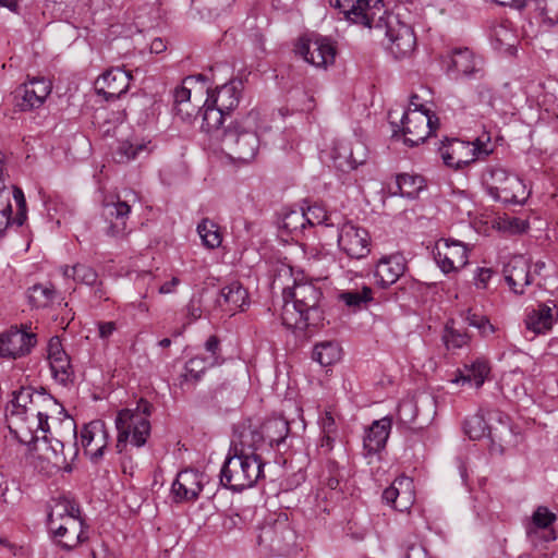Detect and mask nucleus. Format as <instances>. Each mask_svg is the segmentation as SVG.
Instances as JSON below:
<instances>
[{"instance_id": "obj_1", "label": "nucleus", "mask_w": 558, "mask_h": 558, "mask_svg": "<svg viewBox=\"0 0 558 558\" xmlns=\"http://www.w3.org/2000/svg\"><path fill=\"white\" fill-rule=\"evenodd\" d=\"M322 298V290L312 282H295L293 288H284L283 325L299 330L322 325L325 318Z\"/></svg>"}, {"instance_id": "obj_2", "label": "nucleus", "mask_w": 558, "mask_h": 558, "mask_svg": "<svg viewBox=\"0 0 558 558\" xmlns=\"http://www.w3.org/2000/svg\"><path fill=\"white\" fill-rule=\"evenodd\" d=\"M265 462L260 456H247L228 450L220 469V485L233 493L254 487L264 477Z\"/></svg>"}, {"instance_id": "obj_3", "label": "nucleus", "mask_w": 558, "mask_h": 558, "mask_svg": "<svg viewBox=\"0 0 558 558\" xmlns=\"http://www.w3.org/2000/svg\"><path fill=\"white\" fill-rule=\"evenodd\" d=\"M256 118L257 113L251 111L223 129L221 143L232 159L248 162L256 156L259 147V138L254 130Z\"/></svg>"}, {"instance_id": "obj_4", "label": "nucleus", "mask_w": 558, "mask_h": 558, "mask_svg": "<svg viewBox=\"0 0 558 558\" xmlns=\"http://www.w3.org/2000/svg\"><path fill=\"white\" fill-rule=\"evenodd\" d=\"M393 136L401 133L403 143L414 147L424 143L439 128V119L432 111L405 110L400 124L390 122Z\"/></svg>"}, {"instance_id": "obj_5", "label": "nucleus", "mask_w": 558, "mask_h": 558, "mask_svg": "<svg viewBox=\"0 0 558 558\" xmlns=\"http://www.w3.org/2000/svg\"><path fill=\"white\" fill-rule=\"evenodd\" d=\"M344 20L364 27H381L386 9L383 0H329Z\"/></svg>"}, {"instance_id": "obj_6", "label": "nucleus", "mask_w": 558, "mask_h": 558, "mask_svg": "<svg viewBox=\"0 0 558 558\" xmlns=\"http://www.w3.org/2000/svg\"><path fill=\"white\" fill-rule=\"evenodd\" d=\"M118 430L116 449L118 453L126 450L128 444L136 448L143 447L150 435V422L144 415L131 412V409H122L116 417Z\"/></svg>"}, {"instance_id": "obj_7", "label": "nucleus", "mask_w": 558, "mask_h": 558, "mask_svg": "<svg viewBox=\"0 0 558 558\" xmlns=\"http://www.w3.org/2000/svg\"><path fill=\"white\" fill-rule=\"evenodd\" d=\"M294 51L307 63L324 69L333 64L337 56L336 43L331 38L317 33L300 37Z\"/></svg>"}, {"instance_id": "obj_8", "label": "nucleus", "mask_w": 558, "mask_h": 558, "mask_svg": "<svg viewBox=\"0 0 558 558\" xmlns=\"http://www.w3.org/2000/svg\"><path fill=\"white\" fill-rule=\"evenodd\" d=\"M258 544L276 555H286L295 545L296 535L286 514L274 521H266L259 529Z\"/></svg>"}, {"instance_id": "obj_9", "label": "nucleus", "mask_w": 558, "mask_h": 558, "mask_svg": "<svg viewBox=\"0 0 558 558\" xmlns=\"http://www.w3.org/2000/svg\"><path fill=\"white\" fill-rule=\"evenodd\" d=\"M62 424L74 441H69L66 445L65 440L50 436L47 440H44V442L47 446L46 450L48 461L60 470L71 472L72 462L78 453L76 423L73 418L66 417Z\"/></svg>"}, {"instance_id": "obj_10", "label": "nucleus", "mask_w": 558, "mask_h": 558, "mask_svg": "<svg viewBox=\"0 0 558 558\" xmlns=\"http://www.w3.org/2000/svg\"><path fill=\"white\" fill-rule=\"evenodd\" d=\"M35 389L33 387H21L12 392V399L5 407V421L10 433L19 440H24L22 434L24 424L29 417V407L33 404Z\"/></svg>"}, {"instance_id": "obj_11", "label": "nucleus", "mask_w": 558, "mask_h": 558, "mask_svg": "<svg viewBox=\"0 0 558 558\" xmlns=\"http://www.w3.org/2000/svg\"><path fill=\"white\" fill-rule=\"evenodd\" d=\"M338 245L348 257L363 259L371 253L372 240L365 228L347 221L339 230Z\"/></svg>"}, {"instance_id": "obj_12", "label": "nucleus", "mask_w": 558, "mask_h": 558, "mask_svg": "<svg viewBox=\"0 0 558 558\" xmlns=\"http://www.w3.org/2000/svg\"><path fill=\"white\" fill-rule=\"evenodd\" d=\"M380 28H385V34L389 41L387 49L396 59L409 57L414 51L416 37L410 25L399 21L393 25L390 16L385 15Z\"/></svg>"}, {"instance_id": "obj_13", "label": "nucleus", "mask_w": 558, "mask_h": 558, "mask_svg": "<svg viewBox=\"0 0 558 558\" xmlns=\"http://www.w3.org/2000/svg\"><path fill=\"white\" fill-rule=\"evenodd\" d=\"M51 83L44 77H34L20 85L13 93L14 107L29 111L41 107L51 93Z\"/></svg>"}, {"instance_id": "obj_14", "label": "nucleus", "mask_w": 558, "mask_h": 558, "mask_svg": "<svg viewBox=\"0 0 558 558\" xmlns=\"http://www.w3.org/2000/svg\"><path fill=\"white\" fill-rule=\"evenodd\" d=\"M434 259L442 272L458 271L468 264V248L457 240H440L433 251Z\"/></svg>"}, {"instance_id": "obj_15", "label": "nucleus", "mask_w": 558, "mask_h": 558, "mask_svg": "<svg viewBox=\"0 0 558 558\" xmlns=\"http://www.w3.org/2000/svg\"><path fill=\"white\" fill-rule=\"evenodd\" d=\"M37 342V336L25 329L11 327L0 335V356L17 359L28 354Z\"/></svg>"}, {"instance_id": "obj_16", "label": "nucleus", "mask_w": 558, "mask_h": 558, "mask_svg": "<svg viewBox=\"0 0 558 558\" xmlns=\"http://www.w3.org/2000/svg\"><path fill=\"white\" fill-rule=\"evenodd\" d=\"M558 322V303L548 300L525 310V328L534 335H546Z\"/></svg>"}, {"instance_id": "obj_17", "label": "nucleus", "mask_w": 558, "mask_h": 558, "mask_svg": "<svg viewBox=\"0 0 558 558\" xmlns=\"http://www.w3.org/2000/svg\"><path fill=\"white\" fill-rule=\"evenodd\" d=\"M109 435L102 421L96 420L84 424L80 432V444L85 453H89L90 461L97 463L105 453Z\"/></svg>"}, {"instance_id": "obj_18", "label": "nucleus", "mask_w": 558, "mask_h": 558, "mask_svg": "<svg viewBox=\"0 0 558 558\" xmlns=\"http://www.w3.org/2000/svg\"><path fill=\"white\" fill-rule=\"evenodd\" d=\"M449 70L468 78L484 80L486 77L483 59L468 47L451 50Z\"/></svg>"}, {"instance_id": "obj_19", "label": "nucleus", "mask_w": 558, "mask_h": 558, "mask_svg": "<svg viewBox=\"0 0 558 558\" xmlns=\"http://www.w3.org/2000/svg\"><path fill=\"white\" fill-rule=\"evenodd\" d=\"M557 520L556 514L545 506H538L526 525V535L535 545L538 542L550 543L557 538L553 524Z\"/></svg>"}, {"instance_id": "obj_20", "label": "nucleus", "mask_w": 558, "mask_h": 558, "mask_svg": "<svg viewBox=\"0 0 558 558\" xmlns=\"http://www.w3.org/2000/svg\"><path fill=\"white\" fill-rule=\"evenodd\" d=\"M383 500L395 510L403 512L414 504V484L409 476L401 475L395 478L381 496Z\"/></svg>"}, {"instance_id": "obj_21", "label": "nucleus", "mask_w": 558, "mask_h": 558, "mask_svg": "<svg viewBox=\"0 0 558 558\" xmlns=\"http://www.w3.org/2000/svg\"><path fill=\"white\" fill-rule=\"evenodd\" d=\"M264 447L263 433L248 422L236 426L229 450L241 454L259 456L257 450Z\"/></svg>"}, {"instance_id": "obj_22", "label": "nucleus", "mask_w": 558, "mask_h": 558, "mask_svg": "<svg viewBox=\"0 0 558 558\" xmlns=\"http://www.w3.org/2000/svg\"><path fill=\"white\" fill-rule=\"evenodd\" d=\"M438 153L447 167L456 170L463 169L474 162V154L471 151V142L459 138H446L440 143Z\"/></svg>"}, {"instance_id": "obj_23", "label": "nucleus", "mask_w": 558, "mask_h": 558, "mask_svg": "<svg viewBox=\"0 0 558 558\" xmlns=\"http://www.w3.org/2000/svg\"><path fill=\"white\" fill-rule=\"evenodd\" d=\"M48 360L52 377L61 385L66 386L74 380V371L70 356L63 350L58 337L50 339L48 343Z\"/></svg>"}, {"instance_id": "obj_24", "label": "nucleus", "mask_w": 558, "mask_h": 558, "mask_svg": "<svg viewBox=\"0 0 558 558\" xmlns=\"http://www.w3.org/2000/svg\"><path fill=\"white\" fill-rule=\"evenodd\" d=\"M392 427V418L389 416L374 421L365 429L363 437V456L365 458L374 457L380 453L385 448Z\"/></svg>"}, {"instance_id": "obj_25", "label": "nucleus", "mask_w": 558, "mask_h": 558, "mask_svg": "<svg viewBox=\"0 0 558 558\" xmlns=\"http://www.w3.org/2000/svg\"><path fill=\"white\" fill-rule=\"evenodd\" d=\"M530 262L523 255H515L504 267V275L510 290L522 295L525 287L532 283Z\"/></svg>"}, {"instance_id": "obj_26", "label": "nucleus", "mask_w": 558, "mask_h": 558, "mask_svg": "<svg viewBox=\"0 0 558 558\" xmlns=\"http://www.w3.org/2000/svg\"><path fill=\"white\" fill-rule=\"evenodd\" d=\"M405 269V258L401 254L384 256L376 264L375 282L378 287L386 289L396 283Z\"/></svg>"}, {"instance_id": "obj_27", "label": "nucleus", "mask_w": 558, "mask_h": 558, "mask_svg": "<svg viewBox=\"0 0 558 558\" xmlns=\"http://www.w3.org/2000/svg\"><path fill=\"white\" fill-rule=\"evenodd\" d=\"M204 474L197 470L186 469L177 475L172 492L178 501L195 500L203 489Z\"/></svg>"}, {"instance_id": "obj_28", "label": "nucleus", "mask_w": 558, "mask_h": 558, "mask_svg": "<svg viewBox=\"0 0 558 558\" xmlns=\"http://www.w3.org/2000/svg\"><path fill=\"white\" fill-rule=\"evenodd\" d=\"M243 88L244 82L242 78H232L217 87L216 93L208 95L207 99L219 107L220 110L227 111L230 114L238 107Z\"/></svg>"}, {"instance_id": "obj_29", "label": "nucleus", "mask_w": 558, "mask_h": 558, "mask_svg": "<svg viewBox=\"0 0 558 558\" xmlns=\"http://www.w3.org/2000/svg\"><path fill=\"white\" fill-rule=\"evenodd\" d=\"M314 225L315 221L302 208L282 209L279 228L282 232L290 235L291 240L298 241L304 234L305 229L312 228Z\"/></svg>"}, {"instance_id": "obj_30", "label": "nucleus", "mask_w": 558, "mask_h": 558, "mask_svg": "<svg viewBox=\"0 0 558 558\" xmlns=\"http://www.w3.org/2000/svg\"><path fill=\"white\" fill-rule=\"evenodd\" d=\"M131 213V206L126 202L118 201L107 203L104 206V216L108 220L106 233L119 238L126 233V221Z\"/></svg>"}, {"instance_id": "obj_31", "label": "nucleus", "mask_w": 558, "mask_h": 558, "mask_svg": "<svg viewBox=\"0 0 558 558\" xmlns=\"http://www.w3.org/2000/svg\"><path fill=\"white\" fill-rule=\"evenodd\" d=\"M214 366L209 363V359L201 355L189 359L182 373L178 376V386L182 391L194 389L202 380L206 371Z\"/></svg>"}, {"instance_id": "obj_32", "label": "nucleus", "mask_w": 558, "mask_h": 558, "mask_svg": "<svg viewBox=\"0 0 558 558\" xmlns=\"http://www.w3.org/2000/svg\"><path fill=\"white\" fill-rule=\"evenodd\" d=\"M132 75L121 69L107 71L101 76V82L106 84V87L98 89V94L102 95L106 100H114L125 94L130 87V81Z\"/></svg>"}, {"instance_id": "obj_33", "label": "nucleus", "mask_w": 558, "mask_h": 558, "mask_svg": "<svg viewBox=\"0 0 558 558\" xmlns=\"http://www.w3.org/2000/svg\"><path fill=\"white\" fill-rule=\"evenodd\" d=\"M247 290L239 281H232L221 288L217 304L226 312L234 314L243 311L247 304Z\"/></svg>"}, {"instance_id": "obj_34", "label": "nucleus", "mask_w": 558, "mask_h": 558, "mask_svg": "<svg viewBox=\"0 0 558 558\" xmlns=\"http://www.w3.org/2000/svg\"><path fill=\"white\" fill-rule=\"evenodd\" d=\"M201 113L203 117L202 130L221 141V134L223 132L221 128L229 113L220 110V108L210 102L209 99H206L204 102Z\"/></svg>"}, {"instance_id": "obj_35", "label": "nucleus", "mask_w": 558, "mask_h": 558, "mask_svg": "<svg viewBox=\"0 0 558 558\" xmlns=\"http://www.w3.org/2000/svg\"><path fill=\"white\" fill-rule=\"evenodd\" d=\"M260 432L265 446L278 448L290 433L289 422L283 417H269L262 424Z\"/></svg>"}, {"instance_id": "obj_36", "label": "nucleus", "mask_w": 558, "mask_h": 558, "mask_svg": "<svg viewBox=\"0 0 558 558\" xmlns=\"http://www.w3.org/2000/svg\"><path fill=\"white\" fill-rule=\"evenodd\" d=\"M153 151V147L150 146V141L148 142H140V141H122L117 146L113 151V159L118 163H128L137 158H146Z\"/></svg>"}, {"instance_id": "obj_37", "label": "nucleus", "mask_w": 558, "mask_h": 558, "mask_svg": "<svg viewBox=\"0 0 558 558\" xmlns=\"http://www.w3.org/2000/svg\"><path fill=\"white\" fill-rule=\"evenodd\" d=\"M464 368L465 372L458 369L452 383L470 384L475 388H480L483 386L490 372L488 362L484 360H476L472 364L465 365Z\"/></svg>"}, {"instance_id": "obj_38", "label": "nucleus", "mask_w": 558, "mask_h": 558, "mask_svg": "<svg viewBox=\"0 0 558 558\" xmlns=\"http://www.w3.org/2000/svg\"><path fill=\"white\" fill-rule=\"evenodd\" d=\"M512 177L504 168L488 167L482 174V184L493 198H498L500 186L507 185Z\"/></svg>"}, {"instance_id": "obj_39", "label": "nucleus", "mask_w": 558, "mask_h": 558, "mask_svg": "<svg viewBox=\"0 0 558 558\" xmlns=\"http://www.w3.org/2000/svg\"><path fill=\"white\" fill-rule=\"evenodd\" d=\"M50 414L45 416H29L28 421L24 424V432L22 437L24 440L21 442L31 444L37 442L39 439L47 440L49 433L48 418Z\"/></svg>"}, {"instance_id": "obj_40", "label": "nucleus", "mask_w": 558, "mask_h": 558, "mask_svg": "<svg viewBox=\"0 0 558 558\" xmlns=\"http://www.w3.org/2000/svg\"><path fill=\"white\" fill-rule=\"evenodd\" d=\"M342 349L336 341H323L316 343L313 349L312 359L322 366H330L339 362Z\"/></svg>"}, {"instance_id": "obj_41", "label": "nucleus", "mask_w": 558, "mask_h": 558, "mask_svg": "<svg viewBox=\"0 0 558 558\" xmlns=\"http://www.w3.org/2000/svg\"><path fill=\"white\" fill-rule=\"evenodd\" d=\"M399 194L407 198H415L425 187V180L418 174L400 173L396 177Z\"/></svg>"}, {"instance_id": "obj_42", "label": "nucleus", "mask_w": 558, "mask_h": 558, "mask_svg": "<svg viewBox=\"0 0 558 558\" xmlns=\"http://www.w3.org/2000/svg\"><path fill=\"white\" fill-rule=\"evenodd\" d=\"M56 289L51 283H37L27 290L28 303L36 308L48 307L56 298Z\"/></svg>"}, {"instance_id": "obj_43", "label": "nucleus", "mask_w": 558, "mask_h": 558, "mask_svg": "<svg viewBox=\"0 0 558 558\" xmlns=\"http://www.w3.org/2000/svg\"><path fill=\"white\" fill-rule=\"evenodd\" d=\"M524 190L523 181L518 177H512L507 185L500 186L499 196L494 199L506 204L523 205L526 199L523 196Z\"/></svg>"}, {"instance_id": "obj_44", "label": "nucleus", "mask_w": 558, "mask_h": 558, "mask_svg": "<svg viewBox=\"0 0 558 558\" xmlns=\"http://www.w3.org/2000/svg\"><path fill=\"white\" fill-rule=\"evenodd\" d=\"M58 405V401L45 388L35 389L33 404L29 407V416H34V418L36 416H45L56 411Z\"/></svg>"}, {"instance_id": "obj_45", "label": "nucleus", "mask_w": 558, "mask_h": 558, "mask_svg": "<svg viewBox=\"0 0 558 558\" xmlns=\"http://www.w3.org/2000/svg\"><path fill=\"white\" fill-rule=\"evenodd\" d=\"M71 513H80V507L74 500L66 497L54 499L48 512V526L53 523H60V521L64 520V518Z\"/></svg>"}, {"instance_id": "obj_46", "label": "nucleus", "mask_w": 558, "mask_h": 558, "mask_svg": "<svg viewBox=\"0 0 558 558\" xmlns=\"http://www.w3.org/2000/svg\"><path fill=\"white\" fill-rule=\"evenodd\" d=\"M59 524H62L66 529H71L70 541L63 543L64 549L71 550L80 543H83L87 539V536H84L83 532V520L81 518V512L69 514L64 518V520L60 521Z\"/></svg>"}, {"instance_id": "obj_47", "label": "nucleus", "mask_w": 558, "mask_h": 558, "mask_svg": "<svg viewBox=\"0 0 558 558\" xmlns=\"http://www.w3.org/2000/svg\"><path fill=\"white\" fill-rule=\"evenodd\" d=\"M442 341L447 350H458L469 345L471 336L454 327V320L446 323L442 333Z\"/></svg>"}, {"instance_id": "obj_48", "label": "nucleus", "mask_w": 558, "mask_h": 558, "mask_svg": "<svg viewBox=\"0 0 558 558\" xmlns=\"http://www.w3.org/2000/svg\"><path fill=\"white\" fill-rule=\"evenodd\" d=\"M461 317L469 326L476 328L482 337H489L496 331V327L490 323L489 318L475 312L473 308L463 311Z\"/></svg>"}, {"instance_id": "obj_49", "label": "nucleus", "mask_w": 558, "mask_h": 558, "mask_svg": "<svg viewBox=\"0 0 558 558\" xmlns=\"http://www.w3.org/2000/svg\"><path fill=\"white\" fill-rule=\"evenodd\" d=\"M338 300L350 308H361L373 301V290L371 287L364 286L361 290L342 291L339 293Z\"/></svg>"}, {"instance_id": "obj_50", "label": "nucleus", "mask_w": 558, "mask_h": 558, "mask_svg": "<svg viewBox=\"0 0 558 558\" xmlns=\"http://www.w3.org/2000/svg\"><path fill=\"white\" fill-rule=\"evenodd\" d=\"M197 232L207 248L213 250L220 246L222 236L219 227L214 221L207 218L203 219L197 226Z\"/></svg>"}, {"instance_id": "obj_51", "label": "nucleus", "mask_w": 558, "mask_h": 558, "mask_svg": "<svg viewBox=\"0 0 558 558\" xmlns=\"http://www.w3.org/2000/svg\"><path fill=\"white\" fill-rule=\"evenodd\" d=\"M64 277L73 278L75 281L92 286L97 281L98 275L90 266L85 264H76L72 267L65 266L63 269Z\"/></svg>"}, {"instance_id": "obj_52", "label": "nucleus", "mask_w": 558, "mask_h": 558, "mask_svg": "<svg viewBox=\"0 0 558 558\" xmlns=\"http://www.w3.org/2000/svg\"><path fill=\"white\" fill-rule=\"evenodd\" d=\"M463 430L464 434L468 435L470 439L477 440L486 436L487 432L489 430V427L486 424V421L484 420L483 415L474 414L464 420Z\"/></svg>"}, {"instance_id": "obj_53", "label": "nucleus", "mask_w": 558, "mask_h": 558, "mask_svg": "<svg viewBox=\"0 0 558 558\" xmlns=\"http://www.w3.org/2000/svg\"><path fill=\"white\" fill-rule=\"evenodd\" d=\"M471 151L474 154V161L486 159L494 153L490 136L485 133L471 142Z\"/></svg>"}, {"instance_id": "obj_54", "label": "nucleus", "mask_w": 558, "mask_h": 558, "mask_svg": "<svg viewBox=\"0 0 558 558\" xmlns=\"http://www.w3.org/2000/svg\"><path fill=\"white\" fill-rule=\"evenodd\" d=\"M401 548L403 558H432L416 536L405 539Z\"/></svg>"}, {"instance_id": "obj_55", "label": "nucleus", "mask_w": 558, "mask_h": 558, "mask_svg": "<svg viewBox=\"0 0 558 558\" xmlns=\"http://www.w3.org/2000/svg\"><path fill=\"white\" fill-rule=\"evenodd\" d=\"M12 225L11 193L0 197V236H3L9 226Z\"/></svg>"}, {"instance_id": "obj_56", "label": "nucleus", "mask_w": 558, "mask_h": 558, "mask_svg": "<svg viewBox=\"0 0 558 558\" xmlns=\"http://www.w3.org/2000/svg\"><path fill=\"white\" fill-rule=\"evenodd\" d=\"M535 8L550 24L558 22V0H534Z\"/></svg>"}, {"instance_id": "obj_57", "label": "nucleus", "mask_w": 558, "mask_h": 558, "mask_svg": "<svg viewBox=\"0 0 558 558\" xmlns=\"http://www.w3.org/2000/svg\"><path fill=\"white\" fill-rule=\"evenodd\" d=\"M175 116L184 123L191 124L196 119L198 113L202 112V109L196 105L192 104V101L184 102L180 106H174L173 108Z\"/></svg>"}, {"instance_id": "obj_58", "label": "nucleus", "mask_w": 558, "mask_h": 558, "mask_svg": "<svg viewBox=\"0 0 558 558\" xmlns=\"http://www.w3.org/2000/svg\"><path fill=\"white\" fill-rule=\"evenodd\" d=\"M417 413L416 404L412 401H402L398 407V418L404 424L415 421Z\"/></svg>"}, {"instance_id": "obj_59", "label": "nucleus", "mask_w": 558, "mask_h": 558, "mask_svg": "<svg viewBox=\"0 0 558 558\" xmlns=\"http://www.w3.org/2000/svg\"><path fill=\"white\" fill-rule=\"evenodd\" d=\"M322 434H338L337 424L331 411H324L318 420Z\"/></svg>"}, {"instance_id": "obj_60", "label": "nucleus", "mask_w": 558, "mask_h": 558, "mask_svg": "<svg viewBox=\"0 0 558 558\" xmlns=\"http://www.w3.org/2000/svg\"><path fill=\"white\" fill-rule=\"evenodd\" d=\"M205 349L207 352L211 354V361H209L210 364L216 365L219 364L221 361L220 357V340L216 335H211L205 342Z\"/></svg>"}, {"instance_id": "obj_61", "label": "nucleus", "mask_w": 558, "mask_h": 558, "mask_svg": "<svg viewBox=\"0 0 558 558\" xmlns=\"http://www.w3.org/2000/svg\"><path fill=\"white\" fill-rule=\"evenodd\" d=\"M475 88L477 101L482 104H492L493 100V86L484 80Z\"/></svg>"}, {"instance_id": "obj_62", "label": "nucleus", "mask_w": 558, "mask_h": 558, "mask_svg": "<svg viewBox=\"0 0 558 558\" xmlns=\"http://www.w3.org/2000/svg\"><path fill=\"white\" fill-rule=\"evenodd\" d=\"M49 531L53 535V538L63 548V543L70 541L71 529H66L62 524H51L48 526Z\"/></svg>"}, {"instance_id": "obj_63", "label": "nucleus", "mask_w": 558, "mask_h": 558, "mask_svg": "<svg viewBox=\"0 0 558 558\" xmlns=\"http://www.w3.org/2000/svg\"><path fill=\"white\" fill-rule=\"evenodd\" d=\"M493 275L494 270L492 268L478 267L474 277L476 288L486 289Z\"/></svg>"}, {"instance_id": "obj_64", "label": "nucleus", "mask_w": 558, "mask_h": 558, "mask_svg": "<svg viewBox=\"0 0 558 558\" xmlns=\"http://www.w3.org/2000/svg\"><path fill=\"white\" fill-rule=\"evenodd\" d=\"M329 476L326 480V485L330 489H337L340 484L339 465L336 461H328Z\"/></svg>"}]
</instances>
